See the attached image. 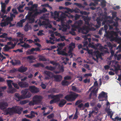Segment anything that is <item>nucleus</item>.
<instances>
[{"instance_id":"obj_44","label":"nucleus","mask_w":121,"mask_h":121,"mask_svg":"<svg viewBox=\"0 0 121 121\" xmlns=\"http://www.w3.org/2000/svg\"><path fill=\"white\" fill-rule=\"evenodd\" d=\"M7 34L6 33H4L2 35H0V38H6V36L7 35Z\"/></svg>"},{"instance_id":"obj_63","label":"nucleus","mask_w":121,"mask_h":121,"mask_svg":"<svg viewBox=\"0 0 121 121\" xmlns=\"http://www.w3.org/2000/svg\"><path fill=\"white\" fill-rule=\"evenodd\" d=\"M83 81L85 83H86L87 82L89 83L90 82V80L89 79H86L84 80Z\"/></svg>"},{"instance_id":"obj_41","label":"nucleus","mask_w":121,"mask_h":121,"mask_svg":"<svg viewBox=\"0 0 121 121\" xmlns=\"http://www.w3.org/2000/svg\"><path fill=\"white\" fill-rule=\"evenodd\" d=\"M41 6L43 7H46V8H52L48 4H45L41 5Z\"/></svg>"},{"instance_id":"obj_50","label":"nucleus","mask_w":121,"mask_h":121,"mask_svg":"<svg viewBox=\"0 0 121 121\" xmlns=\"http://www.w3.org/2000/svg\"><path fill=\"white\" fill-rule=\"evenodd\" d=\"M96 21L98 25H100L101 23V22L102 21V20H101L100 19V18L99 17L97 19Z\"/></svg>"},{"instance_id":"obj_42","label":"nucleus","mask_w":121,"mask_h":121,"mask_svg":"<svg viewBox=\"0 0 121 121\" xmlns=\"http://www.w3.org/2000/svg\"><path fill=\"white\" fill-rule=\"evenodd\" d=\"M15 97L17 98H18V100H19L20 99H22L21 98V95L20 96L19 95L18 93H16L15 94Z\"/></svg>"},{"instance_id":"obj_28","label":"nucleus","mask_w":121,"mask_h":121,"mask_svg":"<svg viewBox=\"0 0 121 121\" xmlns=\"http://www.w3.org/2000/svg\"><path fill=\"white\" fill-rule=\"evenodd\" d=\"M72 89L73 91L78 93H79L81 92V90H79L78 88L74 86H72Z\"/></svg>"},{"instance_id":"obj_20","label":"nucleus","mask_w":121,"mask_h":121,"mask_svg":"<svg viewBox=\"0 0 121 121\" xmlns=\"http://www.w3.org/2000/svg\"><path fill=\"white\" fill-rule=\"evenodd\" d=\"M51 36L52 37H50V40H46V42L47 43H50L52 44H53L55 43L54 42L53 40L54 38V35L53 34H52L51 35Z\"/></svg>"},{"instance_id":"obj_21","label":"nucleus","mask_w":121,"mask_h":121,"mask_svg":"<svg viewBox=\"0 0 121 121\" xmlns=\"http://www.w3.org/2000/svg\"><path fill=\"white\" fill-rule=\"evenodd\" d=\"M8 106V104L4 102H0V108L1 109H4Z\"/></svg>"},{"instance_id":"obj_4","label":"nucleus","mask_w":121,"mask_h":121,"mask_svg":"<svg viewBox=\"0 0 121 121\" xmlns=\"http://www.w3.org/2000/svg\"><path fill=\"white\" fill-rule=\"evenodd\" d=\"M22 110V108L19 107H13L11 108H8L6 110V112L4 114L7 115L9 114L12 115L14 113H17L20 114Z\"/></svg>"},{"instance_id":"obj_1","label":"nucleus","mask_w":121,"mask_h":121,"mask_svg":"<svg viewBox=\"0 0 121 121\" xmlns=\"http://www.w3.org/2000/svg\"><path fill=\"white\" fill-rule=\"evenodd\" d=\"M25 9L29 10L27 16L28 22L30 23H32L34 22L38 14L47 11L45 8H43V9L42 11L38 10L37 8H25Z\"/></svg>"},{"instance_id":"obj_12","label":"nucleus","mask_w":121,"mask_h":121,"mask_svg":"<svg viewBox=\"0 0 121 121\" xmlns=\"http://www.w3.org/2000/svg\"><path fill=\"white\" fill-rule=\"evenodd\" d=\"M8 85L9 87L7 92L8 93H13L16 91V90L12 87V84H13V81L10 80L7 81Z\"/></svg>"},{"instance_id":"obj_62","label":"nucleus","mask_w":121,"mask_h":121,"mask_svg":"<svg viewBox=\"0 0 121 121\" xmlns=\"http://www.w3.org/2000/svg\"><path fill=\"white\" fill-rule=\"evenodd\" d=\"M39 59L41 60L45 61L46 60L45 58L43 56L40 57L39 58Z\"/></svg>"},{"instance_id":"obj_15","label":"nucleus","mask_w":121,"mask_h":121,"mask_svg":"<svg viewBox=\"0 0 121 121\" xmlns=\"http://www.w3.org/2000/svg\"><path fill=\"white\" fill-rule=\"evenodd\" d=\"M107 93L102 91L99 94L98 96V99L100 101L104 100L107 97Z\"/></svg>"},{"instance_id":"obj_29","label":"nucleus","mask_w":121,"mask_h":121,"mask_svg":"<svg viewBox=\"0 0 121 121\" xmlns=\"http://www.w3.org/2000/svg\"><path fill=\"white\" fill-rule=\"evenodd\" d=\"M57 47L59 50H61L63 47L65 45V44L64 43H61L58 44Z\"/></svg>"},{"instance_id":"obj_25","label":"nucleus","mask_w":121,"mask_h":121,"mask_svg":"<svg viewBox=\"0 0 121 121\" xmlns=\"http://www.w3.org/2000/svg\"><path fill=\"white\" fill-rule=\"evenodd\" d=\"M66 103V101L65 100L63 99H62L60 101L58 105L60 107H62Z\"/></svg>"},{"instance_id":"obj_10","label":"nucleus","mask_w":121,"mask_h":121,"mask_svg":"<svg viewBox=\"0 0 121 121\" xmlns=\"http://www.w3.org/2000/svg\"><path fill=\"white\" fill-rule=\"evenodd\" d=\"M38 23L40 26L46 25V28H47L48 27L51 28L52 27V25L49 24V22L47 20H44L42 19L39 20L38 22Z\"/></svg>"},{"instance_id":"obj_40","label":"nucleus","mask_w":121,"mask_h":121,"mask_svg":"<svg viewBox=\"0 0 121 121\" xmlns=\"http://www.w3.org/2000/svg\"><path fill=\"white\" fill-rule=\"evenodd\" d=\"M78 113V109L76 108V112L73 118V119H76L78 117L77 114Z\"/></svg>"},{"instance_id":"obj_34","label":"nucleus","mask_w":121,"mask_h":121,"mask_svg":"<svg viewBox=\"0 0 121 121\" xmlns=\"http://www.w3.org/2000/svg\"><path fill=\"white\" fill-rule=\"evenodd\" d=\"M16 44V43H14L13 44L12 42H7V45L8 46L9 45H11V47H13L14 48Z\"/></svg>"},{"instance_id":"obj_17","label":"nucleus","mask_w":121,"mask_h":121,"mask_svg":"<svg viewBox=\"0 0 121 121\" xmlns=\"http://www.w3.org/2000/svg\"><path fill=\"white\" fill-rule=\"evenodd\" d=\"M93 54L95 55L96 58L97 59H96L94 57H93L92 58L95 60L97 62H98V61L97 59L100 57L101 56V54L99 52L97 51H96L94 52H93Z\"/></svg>"},{"instance_id":"obj_27","label":"nucleus","mask_w":121,"mask_h":121,"mask_svg":"<svg viewBox=\"0 0 121 121\" xmlns=\"http://www.w3.org/2000/svg\"><path fill=\"white\" fill-rule=\"evenodd\" d=\"M13 48V47H10L7 45H5L3 48L4 51H8L10 49Z\"/></svg>"},{"instance_id":"obj_22","label":"nucleus","mask_w":121,"mask_h":121,"mask_svg":"<svg viewBox=\"0 0 121 121\" xmlns=\"http://www.w3.org/2000/svg\"><path fill=\"white\" fill-rule=\"evenodd\" d=\"M18 84L20 86L22 87H26L28 86V83L26 82H19L18 83Z\"/></svg>"},{"instance_id":"obj_52","label":"nucleus","mask_w":121,"mask_h":121,"mask_svg":"<svg viewBox=\"0 0 121 121\" xmlns=\"http://www.w3.org/2000/svg\"><path fill=\"white\" fill-rule=\"evenodd\" d=\"M60 39H61V40L62 41H64V40H65L66 41H68V39H66L65 38V37L64 36H60Z\"/></svg>"},{"instance_id":"obj_61","label":"nucleus","mask_w":121,"mask_h":121,"mask_svg":"<svg viewBox=\"0 0 121 121\" xmlns=\"http://www.w3.org/2000/svg\"><path fill=\"white\" fill-rule=\"evenodd\" d=\"M23 37H21V38L19 39V41L20 42V43H18V45H19L20 43H23L24 42L22 41L23 40Z\"/></svg>"},{"instance_id":"obj_24","label":"nucleus","mask_w":121,"mask_h":121,"mask_svg":"<svg viewBox=\"0 0 121 121\" xmlns=\"http://www.w3.org/2000/svg\"><path fill=\"white\" fill-rule=\"evenodd\" d=\"M26 20L25 19H23L21 20L19 22H17V26L20 27H22L23 23L25 22Z\"/></svg>"},{"instance_id":"obj_2","label":"nucleus","mask_w":121,"mask_h":121,"mask_svg":"<svg viewBox=\"0 0 121 121\" xmlns=\"http://www.w3.org/2000/svg\"><path fill=\"white\" fill-rule=\"evenodd\" d=\"M104 28L106 32V34L104 35L107 38H109L111 40H115L119 43H121V39L118 37L117 33L112 31L108 33L106 31L108 28V26L105 25L104 26Z\"/></svg>"},{"instance_id":"obj_45","label":"nucleus","mask_w":121,"mask_h":121,"mask_svg":"<svg viewBox=\"0 0 121 121\" xmlns=\"http://www.w3.org/2000/svg\"><path fill=\"white\" fill-rule=\"evenodd\" d=\"M38 4H34L31 7H26L25 8H38Z\"/></svg>"},{"instance_id":"obj_37","label":"nucleus","mask_w":121,"mask_h":121,"mask_svg":"<svg viewBox=\"0 0 121 121\" xmlns=\"http://www.w3.org/2000/svg\"><path fill=\"white\" fill-rule=\"evenodd\" d=\"M13 20V19L11 18H9V24H10L9 27H10L12 26H13L15 25V24H12L11 23V22Z\"/></svg>"},{"instance_id":"obj_59","label":"nucleus","mask_w":121,"mask_h":121,"mask_svg":"<svg viewBox=\"0 0 121 121\" xmlns=\"http://www.w3.org/2000/svg\"><path fill=\"white\" fill-rule=\"evenodd\" d=\"M84 108H88L89 106V104L87 102L84 105Z\"/></svg>"},{"instance_id":"obj_55","label":"nucleus","mask_w":121,"mask_h":121,"mask_svg":"<svg viewBox=\"0 0 121 121\" xmlns=\"http://www.w3.org/2000/svg\"><path fill=\"white\" fill-rule=\"evenodd\" d=\"M6 87L5 86L2 87L0 88V91H4L6 88Z\"/></svg>"},{"instance_id":"obj_54","label":"nucleus","mask_w":121,"mask_h":121,"mask_svg":"<svg viewBox=\"0 0 121 121\" xmlns=\"http://www.w3.org/2000/svg\"><path fill=\"white\" fill-rule=\"evenodd\" d=\"M13 86L14 87L17 89H18L19 88V86L17 84H16L14 83H13Z\"/></svg>"},{"instance_id":"obj_19","label":"nucleus","mask_w":121,"mask_h":121,"mask_svg":"<svg viewBox=\"0 0 121 121\" xmlns=\"http://www.w3.org/2000/svg\"><path fill=\"white\" fill-rule=\"evenodd\" d=\"M29 89L30 91L33 93H36L39 91V89L35 86H30Z\"/></svg>"},{"instance_id":"obj_49","label":"nucleus","mask_w":121,"mask_h":121,"mask_svg":"<svg viewBox=\"0 0 121 121\" xmlns=\"http://www.w3.org/2000/svg\"><path fill=\"white\" fill-rule=\"evenodd\" d=\"M0 60L1 61H2L5 58V57L2 55L1 53H0Z\"/></svg>"},{"instance_id":"obj_11","label":"nucleus","mask_w":121,"mask_h":121,"mask_svg":"<svg viewBox=\"0 0 121 121\" xmlns=\"http://www.w3.org/2000/svg\"><path fill=\"white\" fill-rule=\"evenodd\" d=\"M78 95L77 94L73 93L66 95L65 97V98L68 101H72L74 100Z\"/></svg>"},{"instance_id":"obj_3","label":"nucleus","mask_w":121,"mask_h":121,"mask_svg":"<svg viewBox=\"0 0 121 121\" xmlns=\"http://www.w3.org/2000/svg\"><path fill=\"white\" fill-rule=\"evenodd\" d=\"M75 48V44L73 43H71L69 45V51L68 52V54L66 53L64 51H60L61 50L57 49L56 51H57V53L59 55H65L66 56L69 55L70 56V57L71 58L72 57L74 54L72 53V52L73 50V49Z\"/></svg>"},{"instance_id":"obj_16","label":"nucleus","mask_w":121,"mask_h":121,"mask_svg":"<svg viewBox=\"0 0 121 121\" xmlns=\"http://www.w3.org/2000/svg\"><path fill=\"white\" fill-rule=\"evenodd\" d=\"M89 29V28L88 27L85 26L82 29H79L78 31L81 32L83 34H86L88 33Z\"/></svg>"},{"instance_id":"obj_14","label":"nucleus","mask_w":121,"mask_h":121,"mask_svg":"<svg viewBox=\"0 0 121 121\" xmlns=\"http://www.w3.org/2000/svg\"><path fill=\"white\" fill-rule=\"evenodd\" d=\"M63 95L61 94H59L56 95H48L49 98H51L54 99L55 102H58L60 99L62 98Z\"/></svg>"},{"instance_id":"obj_51","label":"nucleus","mask_w":121,"mask_h":121,"mask_svg":"<svg viewBox=\"0 0 121 121\" xmlns=\"http://www.w3.org/2000/svg\"><path fill=\"white\" fill-rule=\"evenodd\" d=\"M106 111L107 112L108 114V115L111 114L112 113H113V112H112V111H110V108L109 109H107V110H106Z\"/></svg>"},{"instance_id":"obj_58","label":"nucleus","mask_w":121,"mask_h":121,"mask_svg":"<svg viewBox=\"0 0 121 121\" xmlns=\"http://www.w3.org/2000/svg\"><path fill=\"white\" fill-rule=\"evenodd\" d=\"M54 116V115L53 114H52L48 116L47 117L49 119H50L52 118Z\"/></svg>"},{"instance_id":"obj_56","label":"nucleus","mask_w":121,"mask_h":121,"mask_svg":"<svg viewBox=\"0 0 121 121\" xmlns=\"http://www.w3.org/2000/svg\"><path fill=\"white\" fill-rule=\"evenodd\" d=\"M92 74L91 73H86L84 75V77H86L89 76H92Z\"/></svg>"},{"instance_id":"obj_47","label":"nucleus","mask_w":121,"mask_h":121,"mask_svg":"<svg viewBox=\"0 0 121 121\" xmlns=\"http://www.w3.org/2000/svg\"><path fill=\"white\" fill-rule=\"evenodd\" d=\"M106 105L107 106V107L106 109V110H107V109H108L109 110V109L110 107V104L109 103L108 101H107V103Z\"/></svg>"},{"instance_id":"obj_57","label":"nucleus","mask_w":121,"mask_h":121,"mask_svg":"<svg viewBox=\"0 0 121 121\" xmlns=\"http://www.w3.org/2000/svg\"><path fill=\"white\" fill-rule=\"evenodd\" d=\"M1 11V12L3 13H7V11H6L5 9V8H2Z\"/></svg>"},{"instance_id":"obj_60","label":"nucleus","mask_w":121,"mask_h":121,"mask_svg":"<svg viewBox=\"0 0 121 121\" xmlns=\"http://www.w3.org/2000/svg\"><path fill=\"white\" fill-rule=\"evenodd\" d=\"M6 40H8L9 41H13V38L11 37H6Z\"/></svg>"},{"instance_id":"obj_7","label":"nucleus","mask_w":121,"mask_h":121,"mask_svg":"<svg viewBox=\"0 0 121 121\" xmlns=\"http://www.w3.org/2000/svg\"><path fill=\"white\" fill-rule=\"evenodd\" d=\"M68 15L67 14V15H65L64 17H65V19L64 20H63V22H61L62 27L61 28H59V30H62V31H65L67 30L68 29H69L70 28V26L69 25L71 23L72 21L71 20H69L67 22L66 24V25L64 23L65 22V18Z\"/></svg>"},{"instance_id":"obj_8","label":"nucleus","mask_w":121,"mask_h":121,"mask_svg":"<svg viewBox=\"0 0 121 121\" xmlns=\"http://www.w3.org/2000/svg\"><path fill=\"white\" fill-rule=\"evenodd\" d=\"M42 99L43 97L41 96L35 95L33 97L32 101L30 102L29 104L31 105L38 104L40 102Z\"/></svg>"},{"instance_id":"obj_43","label":"nucleus","mask_w":121,"mask_h":121,"mask_svg":"<svg viewBox=\"0 0 121 121\" xmlns=\"http://www.w3.org/2000/svg\"><path fill=\"white\" fill-rule=\"evenodd\" d=\"M37 34L38 35H42L44 34L43 31L42 30L39 31L38 33Z\"/></svg>"},{"instance_id":"obj_5","label":"nucleus","mask_w":121,"mask_h":121,"mask_svg":"<svg viewBox=\"0 0 121 121\" xmlns=\"http://www.w3.org/2000/svg\"><path fill=\"white\" fill-rule=\"evenodd\" d=\"M44 73L46 75L45 76V79H48L50 78L54 77L57 81H60L61 80L62 77L60 75H54L52 73L48 71H45Z\"/></svg>"},{"instance_id":"obj_32","label":"nucleus","mask_w":121,"mask_h":121,"mask_svg":"<svg viewBox=\"0 0 121 121\" xmlns=\"http://www.w3.org/2000/svg\"><path fill=\"white\" fill-rule=\"evenodd\" d=\"M21 46L25 48H30V45L26 43H25L21 45Z\"/></svg>"},{"instance_id":"obj_38","label":"nucleus","mask_w":121,"mask_h":121,"mask_svg":"<svg viewBox=\"0 0 121 121\" xmlns=\"http://www.w3.org/2000/svg\"><path fill=\"white\" fill-rule=\"evenodd\" d=\"M112 120L114 121H121V117L119 118L118 116L116 117L114 119L112 118Z\"/></svg>"},{"instance_id":"obj_46","label":"nucleus","mask_w":121,"mask_h":121,"mask_svg":"<svg viewBox=\"0 0 121 121\" xmlns=\"http://www.w3.org/2000/svg\"><path fill=\"white\" fill-rule=\"evenodd\" d=\"M82 101L81 100H79L77 101L75 103V105H79L82 102Z\"/></svg>"},{"instance_id":"obj_35","label":"nucleus","mask_w":121,"mask_h":121,"mask_svg":"<svg viewBox=\"0 0 121 121\" xmlns=\"http://www.w3.org/2000/svg\"><path fill=\"white\" fill-rule=\"evenodd\" d=\"M34 49L32 48L31 50H29L27 51L26 52V54L27 55H29L31 54L32 53V52L33 51Z\"/></svg>"},{"instance_id":"obj_39","label":"nucleus","mask_w":121,"mask_h":121,"mask_svg":"<svg viewBox=\"0 0 121 121\" xmlns=\"http://www.w3.org/2000/svg\"><path fill=\"white\" fill-rule=\"evenodd\" d=\"M17 36L19 37H22L24 36V35L22 34L20 32H18L17 33Z\"/></svg>"},{"instance_id":"obj_13","label":"nucleus","mask_w":121,"mask_h":121,"mask_svg":"<svg viewBox=\"0 0 121 121\" xmlns=\"http://www.w3.org/2000/svg\"><path fill=\"white\" fill-rule=\"evenodd\" d=\"M22 95L21 98L24 99L26 98H29L31 96V94L27 91V90H25L22 91Z\"/></svg>"},{"instance_id":"obj_33","label":"nucleus","mask_w":121,"mask_h":121,"mask_svg":"<svg viewBox=\"0 0 121 121\" xmlns=\"http://www.w3.org/2000/svg\"><path fill=\"white\" fill-rule=\"evenodd\" d=\"M30 114L32 118L35 117V114L37 115H38V114L37 112H35L33 111H31Z\"/></svg>"},{"instance_id":"obj_6","label":"nucleus","mask_w":121,"mask_h":121,"mask_svg":"<svg viewBox=\"0 0 121 121\" xmlns=\"http://www.w3.org/2000/svg\"><path fill=\"white\" fill-rule=\"evenodd\" d=\"M69 12L68 11H65L64 13H62L60 17H59V15L60 13L55 11L54 12V18L57 21L59 22L60 21L61 22H63V20H64L65 19V17H64L65 15H67V13H68Z\"/></svg>"},{"instance_id":"obj_64","label":"nucleus","mask_w":121,"mask_h":121,"mask_svg":"<svg viewBox=\"0 0 121 121\" xmlns=\"http://www.w3.org/2000/svg\"><path fill=\"white\" fill-rule=\"evenodd\" d=\"M27 102V101L26 100H24L21 101L20 102V103L21 104H23L26 103Z\"/></svg>"},{"instance_id":"obj_36","label":"nucleus","mask_w":121,"mask_h":121,"mask_svg":"<svg viewBox=\"0 0 121 121\" xmlns=\"http://www.w3.org/2000/svg\"><path fill=\"white\" fill-rule=\"evenodd\" d=\"M70 83V82H69L65 80L62 82V83L63 85H66L69 84Z\"/></svg>"},{"instance_id":"obj_31","label":"nucleus","mask_w":121,"mask_h":121,"mask_svg":"<svg viewBox=\"0 0 121 121\" xmlns=\"http://www.w3.org/2000/svg\"><path fill=\"white\" fill-rule=\"evenodd\" d=\"M78 107L81 110H83L84 108V104L82 103L78 105Z\"/></svg>"},{"instance_id":"obj_48","label":"nucleus","mask_w":121,"mask_h":121,"mask_svg":"<svg viewBox=\"0 0 121 121\" xmlns=\"http://www.w3.org/2000/svg\"><path fill=\"white\" fill-rule=\"evenodd\" d=\"M29 26L28 24L26 25L25 26L24 30L26 31H27L29 30Z\"/></svg>"},{"instance_id":"obj_9","label":"nucleus","mask_w":121,"mask_h":121,"mask_svg":"<svg viewBox=\"0 0 121 121\" xmlns=\"http://www.w3.org/2000/svg\"><path fill=\"white\" fill-rule=\"evenodd\" d=\"M82 24V22L81 20L79 21L75 22L73 25H72V31L70 32V33L73 35H75V33L74 31L76 30V29L78 28Z\"/></svg>"},{"instance_id":"obj_23","label":"nucleus","mask_w":121,"mask_h":121,"mask_svg":"<svg viewBox=\"0 0 121 121\" xmlns=\"http://www.w3.org/2000/svg\"><path fill=\"white\" fill-rule=\"evenodd\" d=\"M100 6L102 8H104L106 7V5L107 3L105 0H100Z\"/></svg>"},{"instance_id":"obj_26","label":"nucleus","mask_w":121,"mask_h":121,"mask_svg":"<svg viewBox=\"0 0 121 121\" xmlns=\"http://www.w3.org/2000/svg\"><path fill=\"white\" fill-rule=\"evenodd\" d=\"M27 70V68L26 67L21 66L19 68L18 70L20 72H23L26 71Z\"/></svg>"},{"instance_id":"obj_30","label":"nucleus","mask_w":121,"mask_h":121,"mask_svg":"<svg viewBox=\"0 0 121 121\" xmlns=\"http://www.w3.org/2000/svg\"><path fill=\"white\" fill-rule=\"evenodd\" d=\"M98 89H97L95 91V90L92 91L90 93V98L92 95H93L95 96V97L97 96L96 93L98 91Z\"/></svg>"},{"instance_id":"obj_18","label":"nucleus","mask_w":121,"mask_h":121,"mask_svg":"<svg viewBox=\"0 0 121 121\" xmlns=\"http://www.w3.org/2000/svg\"><path fill=\"white\" fill-rule=\"evenodd\" d=\"M9 17H7L4 22H1L0 23L1 26L3 27L8 25L9 24Z\"/></svg>"},{"instance_id":"obj_53","label":"nucleus","mask_w":121,"mask_h":121,"mask_svg":"<svg viewBox=\"0 0 121 121\" xmlns=\"http://www.w3.org/2000/svg\"><path fill=\"white\" fill-rule=\"evenodd\" d=\"M1 8H5L6 6L7 5L5 3L2 2L1 3Z\"/></svg>"}]
</instances>
